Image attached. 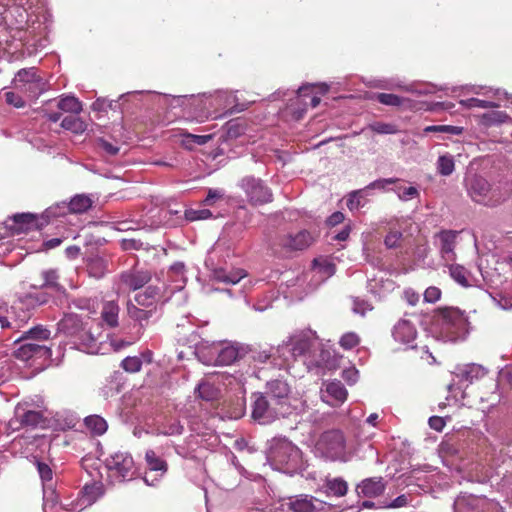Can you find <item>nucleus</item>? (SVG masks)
<instances>
[{
	"label": "nucleus",
	"mask_w": 512,
	"mask_h": 512,
	"mask_svg": "<svg viewBox=\"0 0 512 512\" xmlns=\"http://www.w3.org/2000/svg\"><path fill=\"white\" fill-rule=\"evenodd\" d=\"M432 324L448 338H456L467 332L468 319L457 307H439L433 311Z\"/></svg>",
	"instance_id": "f257e3e1"
},
{
	"label": "nucleus",
	"mask_w": 512,
	"mask_h": 512,
	"mask_svg": "<svg viewBox=\"0 0 512 512\" xmlns=\"http://www.w3.org/2000/svg\"><path fill=\"white\" fill-rule=\"evenodd\" d=\"M316 450L329 460H339L345 455L346 440L341 430L323 432L316 442Z\"/></svg>",
	"instance_id": "f03ea898"
},
{
	"label": "nucleus",
	"mask_w": 512,
	"mask_h": 512,
	"mask_svg": "<svg viewBox=\"0 0 512 512\" xmlns=\"http://www.w3.org/2000/svg\"><path fill=\"white\" fill-rule=\"evenodd\" d=\"M58 213L53 207L46 209L41 215L33 213H18L9 218L12 224L9 228L16 234L28 232L31 230H40L48 225L51 217H58Z\"/></svg>",
	"instance_id": "7ed1b4c3"
},
{
	"label": "nucleus",
	"mask_w": 512,
	"mask_h": 512,
	"mask_svg": "<svg viewBox=\"0 0 512 512\" xmlns=\"http://www.w3.org/2000/svg\"><path fill=\"white\" fill-rule=\"evenodd\" d=\"M13 83L16 88L28 92L32 98H38L47 89V82L35 67L20 69Z\"/></svg>",
	"instance_id": "20e7f679"
},
{
	"label": "nucleus",
	"mask_w": 512,
	"mask_h": 512,
	"mask_svg": "<svg viewBox=\"0 0 512 512\" xmlns=\"http://www.w3.org/2000/svg\"><path fill=\"white\" fill-rule=\"evenodd\" d=\"M252 398V418L263 424L270 423L287 413V409H281L265 393H254Z\"/></svg>",
	"instance_id": "39448f33"
},
{
	"label": "nucleus",
	"mask_w": 512,
	"mask_h": 512,
	"mask_svg": "<svg viewBox=\"0 0 512 512\" xmlns=\"http://www.w3.org/2000/svg\"><path fill=\"white\" fill-rule=\"evenodd\" d=\"M152 280V272L145 268L134 266L123 271L119 276L118 292H131L139 290Z\"/></svg>",
	"instance_id": "423d86ee"
},
{
	"label": "nucleus",
	"mask_w": 512,
	"mask_h": 512,
	"mask_svg": "<svg viewBox=\"0 0 512 512\" xmlns=\"http://www.w3.org/2000/svg\"><path fill=\"white\" fill-rule=\"evenodd\" d=\"M106 466L115 476L122 480L132 479L135 474L133 457L126 451H117L106 459Z\"/></svg>",
	"instance_id": "0eeeda50"
},
{
	"label": "nucleus",
	"mask_w": 512,
	"mask_h": 512,
	"mask_svg": "<svg viewBox=\"0 0 512 512\" xmlns=\"http://www.w3.org/2000/svg\"><path fill=\"white\" fill-rule=\"evenodd\" d=\"M241 186L252 205H263L272 200L270 189L260 179L245 177L242 179Z\"/></svg>",
	"instance_id": "6e6552de"
},
{
	"label": "nucleus",
	"mask_w": 512,
	"mask_h": 512,
	"mask_svg": "<svg viewBox=\"0 0 512 512\" xmlns=\"http://www.w3.org/2000/svg\"><path fill=\"white\" fill-rule=\"evenodd\" d=\"M145 461L148 471L145 473L143 480L147 485L155 486L168 471V464L152 449L145 452Z\"/></svg>",
	"instance_id": "1a4fd4ad"
},
{
	"label": "nucleus",
	"mask_w": 512,
	"mask_h": 512,
	"mask_svg": "<svg viewBox=\"0 0 512 512\" xmlns=\"http://www.w3.org/2000/svg\"><path fill=\"white\" fill-rule=\"evenodd\" d=\"M273 457L278 464L291 471L298 469L302 464L300 449L291 443L278 446L273 452Z\"/></svg>",
	"instance_id": "9d476101"
},
{
	"label": "nucleus",
	"mask_w": 512,
	"mask_h": 512,
	"mask_svg": "<svg viewBox=\"0 0 512 512\" xmlns=\"http://www.w3.org/2000/svg\"><path fill=\"white\" fill-rule=\"evenodd\" d=\"M467 192L471 199L483 205H494L490 183L481 176H473L467 184Z\"/></svg>",
	"instance_id": "9b49d317"
},
{
	"label": "nucleus",
	"mask_w": 512,
	"mask_h": 512,
	"mask_svg": "<svg viewBox=\"0 0 512 512\" xmlns=\"http://www.w3.org/2000/svg\"><path fill=\"white\" fill-rule=\"evenodd\" d=\"M16 423L19 424L16 428H46L48 419L42 411L17 408L15 420L11 421V425Z\"/></svg>",
	"instance_id": "f8f14e48"
},
{
	"label": "nucleus",
	"mask_w": 512,
	"mask_h": 512,
	"mask_svg": "<svg viewBox=\"0 0 512 512\" xmlns=\"http://www.w3.org/2000/svg\"><path fill=\"white\" fill-rule=\"evenodd\" d=\"M88 321H84L78 314L67 313L59 322V329L65 334L79 339L91 338L87 330Z\"/></svg>",
	"instance_id": "ddd939ff"
},
{
	"label": "nucleus",
	"mask_w": 512,
	"mask_h": 512,
	"mask_svg": "<svg viewBox=\"0 0 512 512\" xmlns=\"http://www.w3.org/2000/svg\"><path fill=\"white\" fill-rule=\"evenodd\" d=\"M14 352L15 358L21 361H28L32 358H48L51 356V348L33 341H23Z\"/></svg>",
	"instance_id": "4468645a"
},
{
	"label": "nucleus",
	"mask_w": 512,
	"mask_h": 512,
	"mask_svg": "<svg viewBox=\"0 0 512 512\" xmlns=\"http://www.w3.org/2000/svg\"><path fill=\"white\" fill-rule=\"evenodd\" d=\"M290 386L282 379H274L266 384L265 394L281 409H289L288 399L290 394Z\"/></svg>",
	"instance_id": "2eb2a0df"
},
{
	"label": "nucleus",
	"mask_w": 512,
	"mask_h": 512,
	"mask_svg": "<svg viewBox=\"0 0 512 512\" xmlns=\"http://www.w3.org/2000/svg\"><path fill=\"white\" fill-rule=\"evenodd\" d=\"M313 241L312 235L308 231L302 230L294 235L287 234L280 237L279 245L288 251H300L308 248Z\"/></svg>",
	"instance_id": "dca6fc26"
},
{
	"label": "nucleus",
	"mask_w": 512,
	"mask_h": 512,
	"mask_svg": "<svg viewBox=\"0 0 512 512\" xmlns=\"http://www.w3.org/2000/svg\"><path fill=\"white\" fill-rule=\"evenodd\" d=\"M348 392L345 386L339 380H334L325 384V390L322 392L323 401L331 406H339L347 399Z\"/></svg>",
	"instance_id": "f3484780"
},
{
	"label": "nucleus",
	"mask_w": 512,
	"mask_h": 512,
	"mask_svg": "<svg viewBox=\"0 0 512 512\" xmlns=\"http://www.w3.org/2000/svg\"><path fill=\"white\" fill-rule=\"evenodd\" d=\"M211 353L216 355L214 360L216 365H231L240 357L239 348L229 343L214 345L211 348Z\"/></svg>",
	"instance_id": "a211bd4d"
},
{
	"label": "nucleus",
	"mask_w": 512,
	"mask_h": 512,
	"mask_svg": "<svg viewBox=\"0 0 512 512\" xmlns=\"http://www.w3.org/2000/svg\"><path fill=\"white\" fill-rule=\"evenodd\" d=\"M92 200L86 195H76L74 196L69 203H63L62 206L57 205L54 208V211L59 215H65L66 212L73 214H82L87 212L92 207Z\"/></svg>",
	"instance_id": "6ab92c4d"
},
{
	"label": "nucleus",
	"mask_w": 512,
	"mask_h": 512,
	"mask_svg": "<svg viewBox=\"0 0 512 512\" xmlns=\"http://www.w3.org/2000/svg\"><path fill=\"white\" fill-rule=\"evenodd\" d=\"M395 341L409 345L414 342L417 336L415 325L408 319H400L393 327L392 331Z\"/></svg>",
	"instance_id": "aec40b11"
},
{
	"label": "nucleus",
	"mask_w": 512,
	"mask_h": 512,
	"mask_svg": "<svg viewBox=\"0 0 512 512\" xmlns=\"http://www.w3.org/2000/svg\"><path fill=\"white\" fill-rule=\"evenodd\" d=\"M385 490V483L382 477H373L364 479L361 484L357 486L359 495L368 498H374L381 495Z\"/></svg>",
	"instance_id": "412c9836"
},
{
	"label": "nucleus",
	"mask_w": 512,
	"mask_h": 512,
	"mask_svg": "<svg viewBox=\"0 0 512 512\" xmlns=\"http://www.w3.org/2000/svg\"><path fill=\"white\" fill-rule=\"evenodd\" d=\"M161 295V289L155 285H148L144 291L135 295L134 300L138 306L155 309V304Z\"/></svg>",
	"instance_id": "4be33fe9"
},
{
	"label": "nucleus",
	"mask_w": 512,
	"mask_h": 512,
	"mask_svg": "<svg viewBox=\"0 0 512 512\" xmlns=\"http://www.w3.org/2000/svg\"><path fill=\"white\" fill-rule=\"evenodd\" d=\"M440 239V251L442 254V257L446 261H452L454 260L455 253V245H456V237L457 232L455 231H442L438 235Z\"/></svg>",
	"instance_id": "5701e85b"
},
{
	"label": "nucleus",
	"mask_w": 512,
	"mask_h": 512,
	"mask_svg": "<svg viewBox=\"0 0 512 512\" xmlns=\"http://www.w3.org/2000/svg\"><path fill=\"white\" fill-rule=\"evenodd\" d=\"M51 332L43 325H37L24 332L19 338H17L14 342L21 343L22 341H33L39 343L41 341H46L50 338Z\"/></svg>",
	"instance_id": "b1692460"
},
{
	"label": "nucleus",
	"mask_w": 512,
	"mask_h": 512,
	"mask_svg": "<svg viewBox=\"0 0 512 512\" xmlns=\"http://www.w3.org/2000/svg\"><path fill=\"white\" fill-rule=\"evenodd\" d=\"M314 344V340L308 334H299L292 338V353L294 356L306 355Z\"/></svg>",
	"instance_id": "393cba45"
},
{
	"label": "nucleus",
	"mask_w": 512,
	"mask_h": 512,
	"mask_svg": "<svg viewBox=\"0 0 512 512\" xmlns=\"http://www.w3.org/2000/svg\"><path fill=\"white\" fill-rule=\"evenodd\" d=\"M120 308L115 301H107L104 303L101 311V318L110 328L118 326V316Z\"/></svg>",
	"instance_id": "a878e982"
},
{
	"label": "nucleus",
	"mask_w": 512,
	"mask_h": 512,
	"mask_svg": "<svg viewBox=\"0 0 512 512\" xmlns=\"http://www.w3.org/2000/svg\"><path fill=\"white\" fill-rule=\"evenodd\" d=\"M486 369L479 364H467L459 369L458 376L461 379L472 383L474 380L483 378L486 375Z\"/></svg>",
	"instance_id": "bb28decb"
},
{
	"label": "nucleus",
	"mask_w": 512,
	"mask_h": 512,
	"mask_svg": "<svg viewBox=\"0 0 512 512\" xmlns=\"http://www.w3.org/2000/svg\"><path fill=\"white\" fill-rule=\"evenodd\" d=\"M245 276V272L241 269L230 272H227L224 269H219L214 272L215 280L225 284H237Z\"/></svg>",
	"instance_id": "cd10ccee"
},
{
	"label": "nucleus",
	"mask_w": 512,
	"mask_h": 512,
	"mask_svg": "<svg viewBox=\"0 0 512 512\" xmlns=\"http://www.w3.org/2000/svg\"><path fill=\"white\" fill-rule=\"evenodd\" d=\"M61 126L75 134H81L87 128L86 123L77 117L76 114L64 117L61 122Z\"/></svg>",
	"instance_id": "c85d7f7f"
},
{
	"label": "nucleus",
	"mask_w": 512,
	"mask_h": 512,
	"mask_svg": "<svg viewBox=\"0 0 512 512\" xmlns=\"http://www.w3.org/2000/svg\"><path fill=\"white\" fill-rule=\"evenodd\" d=\"M196 392L199 398L207 402L216 401L219 397V390L208 382L200 383Z\"/></svg>",
	"instance_id": "c756f323"
},
{
	"label": "nucleus",
	"mask_w": 512,
	"mask_h": 512,
	"mask_svg": "<svg viewBox=\"0 0 512 512\" xmlns=\"http://www.w3.org/2000/svg\"><path fill=\"white\" fill-rule=\"evenodd\" d=\"M57 107L64 112L71 113V115L78 114L82 110L81 102L74 96L62 97L58 101Z\"/></svg>",
	"instance_id": "7c9ffc66"
},
{
	"label": "nucleus",
	"mask_w": 512,
	"mask_h": 512,
	"mask_svg": "<svg viewBox=\"0 0 512 512\" xmlns=\"http://www.w3.org/2000/svg\"><path fill=\"white\" fill-rule=\"evenodd\" d=\"M154 309L152 308H140L137 304L132 302H128L127 304V312L130 318L136 320L138 322L147 321L153 313Z\"/></svg>",
	"instance_id": "2f4dec72"
},
{
	"label": "nucleus",
	"mask_w": 512,
	"mask_h": 512,
	"mask_svg": "<svg viewBox=\"0 0 512 512\" xmlns=\"http://www.w3.org/2000/svg\"><path fill=\"white\" fill-rule=\"evenodd\" d=\"M455 170L454 157L451 154H444L438 157L437 171L442 176H449Z\"/></svg>",
	"instance_id": "473e14b6"
},
{
	"label": "nucleus",
	"mask_w": 512,
	"mask_h": 512,
	"mask_svg": "<svg viewBox=\"0 0 512 512\" xmlns=\"http://www.w3.org/2000/svg\"><path fill=\"white\" fill-rule=\"evenodd\" d=\"M85 425L91 432L96 435H102L107 430L106 421L98 415H91L86 417Z\"/></svg>",
	"instance_id": "72a5a7b5"
},
{
	"label": "nucleus",
	"mask_w": 512,
	"mask_h": 512,
	"mask_svg": "<svg viewBox=\"0 0 512 512\" xmlns=\"http://www.w3.org/2000/svg\"><path fill=\"white\" fill-rule=\"evenodd\" d=\"M449 274L461 286H469L468 276L470 273L464 266L459 264L450 265Z\"/></svg>",
	"instance_id": "f704fd0d"
},
{
	"label": "nucleus",
	"mask_w": 512,
	"mask_h": 512,
	"mask_svg": "<svg viewBox=\"0 0 512 512\" xmlns=\"http://www.w3.org/2000/svg\"><path fill=\"white\" fill-rule=\"evenodd\" d=\"M395 186L391 189L397 193L398 198L402 201H408L410 199L418 198L420 193L414 186L404 187L399 179V182L394 184Z\"/></svg>",
	"instance_id": "c9c22d12"
},
{
	"label": "nucleus",
	"mask_w": 512,
	"mask_h": 512,
	"mask_svg": "<svg viewBox=\"0 0 512 512\" xmlns=\"http://www.w3.org/2000/svg\"><path fill=\"white\" fill-rule=\"evenodd\" d=\"M326 487L329 493L334 496L341 497L347 493V482L342 478L327 479Z\"/></svg>",
	"instance_id": "e433bc0d"
},
{
	"label": "nucleus",
	"mask_w": 512,
	"mask_h": 512,
	"mask_svg": "<svg viewBox=\"0 0 512 512\" xmlns=\"http://www.w3.org/2000/svg\"><path fill=\"white\" fill-rule=\"evenodd\" d=\"M11 311V319L16 320L19 324V329L25 325L29 319L31 318V312L28 309L23 307V303H19V305L12 306Z\"/></svg>",
	"instance_id": "4c0bfd02"
},
{
	"label": "nucleus",
	"mask_w": 512,
	"mask_h": 512,
	"mask_svg": "<svg viewBox=\"0 0 512 512\" xmlns=\"http://www.w3.org/2000/svg\"><path fill=\"white\" fill-rule=\"evenodd\" d=\"M403 240V234L400 230H397L395 228H389L385 238H384V245L387 249H396L401 247Z\"/></svg>",
	"instance_id": "58836bf2"
},
{
	"label": "nucleus",
	"mask_w": 512,
	"mask_h": 512,
	"mask_svg": "<svg viewBox=\"0 0 512 512\" xmlns=\"http://www.w3.org/2000/svg\"><path fill=\"white\" fill-rule=\"evenodd\" d=\"M289 508L293 512H313L315 509L312 499H309L307 496L291 501Z\"/></svg>",
	"instance_id": "ea45409f"
},
{
	"label": "nucleus",
	"mask_w": 512,
	"mask_h": 512,
	"mask_svg": "<svg viewBox=\"0 0 512 512\" xmlns=\"http://www.w3.org/2000/svg\"><path fill=\"white\" fill-rule=\"evenodd\" d=\"M360 342V336L352 331L344 333L339 339V345L344 350H351L357 347Z\"/></svg>",
	"instance_id": "a19ab883"
},
{
	"label": "nucleus",
	"mask_w": 512,
	"mask_h": 512,
	"mask_svg": "<svg viewBox=\"0 0 512 512\" xmlns=\"http://www.w3.org/2000/svg\"><path fill=\"white\" fill-rule=\"evenodd\" d=\"M121 367L128 373H136L142 368V360L138 356H129L122 360Z\"/></svg>",
	"instance_id": "79ce46f5"
},
{
	"label": "nucleus",
	"mask_w": 512,
	"mask_h": 512,
	"mask_svg": "<svg viewBox=\"0 0 512 512\" xmlns=\"http://www.w3.org/2000/svg\"><path fill=\"white\" fill-rule=\"evenodd\" d=\"M347 207L349 210H357L365 205V200L363 196V190L353 191L349 194L347 198Z\"/></svg>",
	"instance_id": "37998d69"
},
{
	"label": "nucleus",
	"mask_w": 512,
	"mask_h": 512,
	"mask_svg": "<svg viewBox=\"0 0 512 512\" xmlns=\"http://www.w3.org/2000/svg\"><path fill=\"white\" fill-rule=\"evenodd\" d=\"M424 132H439V133H448L452 135H460L463 132L462 127L452 126V125H431L427 126L424 129Z\"/></svg>",
	"instance_id": "c03bdc74"
},
{
	"label": "nucleus",
	"mask_w": 512,
	"mask_h": 512,
	"mask_svg": "<svg viewBox=\"0 0 512 512\" xmlns=\"http://www.w3.org/2000/svg\"><path fill=\"white\" fill-rule=\"evenodd\" d=\"M376 100L387 106H400L403 103V99L400 96L392 93H378Z\"/></svg>",
	"instance_id": "a18cd8bd"
},
{
	"label": "nucleus",
	"mask_w": 512,
	"mask_h": 512,
	"mask_svg": "<svg viewBox=\"0 0 512 512\" xmlns=\"http://www.w3.org/2000/svg\"><path fill=\"white\" fill-rule=\"evenodd\" d=\"M212 217V212L209 209H187L185 211V218L188 221L205 220Z\"/></svg>",
	"instance_id": "49530a36"
},
{
	"label": "nucleus",
	"mask_w": 512,
	"mask_h": 512,
	"mask_svg": "<svg viewBox=\"0 0 512 512\" xmlns=\"http://www.w3.org/2000/svg\"><path fill=\"white\" fill-rule=\"evenodd\" d=\"M370 129L378 134H396L398 132L396 125L384 122H375L370 125Z\"/></svg>",
	"instance_id": "de8ad7c7"
},
{
	"label": "nucleus",
	"mask_w": 512,
	"mask_h": 512,
	"mask_svg": "<svg viewBox=\"0 0 512 512\" xmlns=\"http://www.w3.org/2000/svg\"><path fill=\"white\" fill-rule=\"evenodd\" d=\"M82 493L86 498V501L92 503L98 498L100 494V487L96 484L85 485L82 489Z\"/></svg>",
	"instance_id": "09e8293b"
},
{
	"label": "nucleus",
	"mask_w": 512,
	"mask_h": 512,
	"mask_svg": "<svg viewBox=\"0 0 512 512\" xmlns=\"http://www.w3.org/2000/svg\"><path fill=\"white\" fill-rule=\"evenodd\" d=\"M399 182L398 178H384L377 179L366 186V189H379L386 190L387 185L396 184Z\"/></svg>",
	"instance_id": "8fccbe9b"
},
{
	"label": "nucleus",
	"mask_w": 512,
	"mask_h": 512,
	"mask_svg": "<svg viewBox=\"0 0 512 512\" xmlns=\"http://www.w3.org/2000/svg\"><path fill=\"white\" fill-rule=\"evenodd\" d=\"M441 290L436 286H430L424 291V301L427 303H435L440 300Z\"/></svg>",
	"instance_id": "3c124183"
},
{
	"label": "nucleus",
	"mask_w": 512,
	"mask_h": 512,
	"mask_svg": "<svg viewBox=\"0 0 512 512\" xmlns=\"http://www.w3.org/2000/svg\"><path fill=\"white\" fill-rule=\"evenodd\" d=\"M5 100L7 104L15 108H23L25 106V101L23 100V98L12 91L5 93Z\"/></svg>",
	"instance_id": "603ef678"
},
{
	"label": "nucleus",
	"mask_w": 512,
	"mask_h": 512,
	"mask_svg": "<svg viewBox=\"0 0 512 512\" xmlns=\"http://www.w3.org/2000/svg\"><path fill=\"white\" fill-rule=\"evenodd\" d=\"M37 469L43 482H50L52 480L53 472L49 465L43 462H38Z\"/></svg>",
	"instance_id": "864d4df0"
},
{
	"label": "nucleus",
	"mask_w": 512,
	"mask_h": 512,
	"mask_svg": "<svg viewBox=\"0 0 512 512\" xmlns=\"http://www.w3.org/2000/svg\"><path fill=\"white\" fill-rule=\"evenodd\" d=\"M185 137L197 145H205L212 139L211 135H195L191 133H187Z\"/></svg>",
	"instance_id": "5fc2aeb1"
},
{
	"label": "nucleus",
	"mask_w": 512,
	"mask_h": 512,
	"mask_svg": "<svg viewBox=\"0 0 512 512\" xmlns=\"http://www.w3.org/2000/svg\"><path fill=\"white\" fill-rule=\"evenodd\" d=\"M404 299L409 305L415 306L419 302L420 295L413 289L409 288L404 291Z\"/></svg>",
	"instance_id": "6e6d98bb"
},
{
	"label": "nucleus",
	"mask_w": 512,
	"mask_h": 512,
	"mask_svg": "<svg viewBox=\"0 0 512 512\" xmlns=\"http://www.w3.org/2000/svg\"><path fill=\"white\" fill-rule=\"evenodd\" d=\"M0 328L12 329L15 331L19 330V324L16 320H12L11 317H0Z\"/></svg>",
	"instance_id": "4d7b16f0"
},
{
	"label": "nucleus",
	"mask_w": 512,
	"mask_h": 512,
	"mask_svg": "<svg viewBox=\"0 0 512 512\" xmlns=\"http://www.w3.org/2000/svg\"><path fill=\"white\" fill-rule=\"evenodd\" d=\"M428 423H429L430 428H432L433 430L438 431V432L442 431L443 428L445 427V421L440 416L430 417Z\"/></svg>",
	"instance_id": "13d9d810"
},
{
	"label": "nucleus",
	"mask_w": 512,
	"mask_h": 512,
	"mask_svg": "<svg viewBox=\"0 0 512 512\" xmlns=\"http://www.w3.org/2000/svg\"><path fill=\"white\" fill-rule=\"evenodd\" d=\"M251 357L255 362L265 363L268 359H270L271 353L267 350L254 351Z\"/></svg>",
	"instance_id": "bf43d9fd"
},
{
	"label": "nucleus",
	"mask_w": 512,
	"mask_h": 512,
	"mask_svg": "<svg viewBox=\"0 0 512 512\" xmlns=\"http://www.w3.org/2000/svg\"><path fill=\"white\" fill-rule=\"evenodd\" d=\"M345 219V216L342 212L336 211L332 215H330L327 219V224L329 226H336L342 223Z\"/></svg>",
	"instance_id": "052dcab7"
},
{
	"label": "nucleus",
	"mask_w": 512,
	"mask_h": 512,
	"mask_svg": "<svg viewBox=\"0 0 512 512\" xmlns=\"http://www.w3.org/2000/svg\"><path fill=\"white\" fill-rule=\"evenodd\" d=\"M469 102H470L471 107H479V108H484V109L495 107V104L493 102L481 100V99H477V98H472L469 100Z\"/></svg>",
	"instance_id": "680f3d73"
},
{
	"label": "nucleus",
	"mask_w": 512,
	"mask_h": 512,
	"mask_svg": "<svg viewBox=\"0 0 512 512\" xmlns=\"http://www.w3.org/2000/svg\"><path fill=\"white\" fill-rule=\"evenodd\" d=\"M43 277H44V284L45 286H55L57 283H56V280H57V275H56V272L55 271H45L43 272Z\"/></svg>",
	"instance_id": "e2e57ef3"
},
{
	"label": "nucleus",
	"mask_w": 512,
	"mask_h": 512,
	"mask_svg": "<svg viewBox=\"0 0 512 512\" xmlns=\"http://www.w3.org/2000/svg\"><path fill=\"white\" fill-rule=\"evenodd\" d=\"M408 504V497L404 494L398 496L397 498H395L389 505L388 507L390 508H401V507H404Z\"/></svg>",
	"instance_id": "0e129e2a"
},
{
	"label": "nucleus",
	"mask_w": 512,
	"mask_h": 512,
	"mask_svg": "<svg viewBox=\"0 0 512 512\" xmlns=\"http://www.w3.org/2000/svg\"><path fill=\"white\" fill-rule=\"evenodd\" d=\"M222 195L217 190L210 189L208 191L207 197L204 200L205 205H212L216 199L221 198Z\"/></svg>",
	"instance_id": "69168bd1"
},
{
	"label": "nucleus",
	"mask_w": 512,
	"mask_h": 512,
	"mask_svg": "<svg viewBox=\"0 0 512 512\" xmlns=\"http://www.w3.org/2000/svg\"><path fill=\"white\" fill-rule=\"evenodd\" d=\"M100 145L103 148V150H105L110 155H116L119 152V147L114 146L108 141L101 140Z\"/></svg>",
	"instance_id": "338daca9"
},
{
	"label": "nucleus",
	"mask_w": 512,
	"mask_h": 512,
	"mask_svg": "<svg viewBox=\"0 0 512 512\" xmlns=\"http://www.w3.org/2000/svg\"><path fill=\"white\" fill-rule=\"evenodd\" d=\"M315 85L306 84L301 86L297 93L299 97H308L310 96V92L315 88Z\"/></svg>",
	"instance_id": "774afa93"
}]
</instances>
